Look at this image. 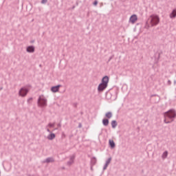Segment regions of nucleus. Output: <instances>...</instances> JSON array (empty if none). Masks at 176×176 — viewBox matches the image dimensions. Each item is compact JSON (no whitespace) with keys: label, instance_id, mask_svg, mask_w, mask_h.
Returning <instances> with one entry per match:
<instances>
[{"label":"nucleus","instance_id":"423d86ee","mask_svg":"<svg viewBox=\"0 0 176 176\" xmlns=\"http://www.w3.org/2000/svg\"><path fill=\"white\" fill-rule=\"evenodd\" d=\"M137 20H138V18L137 17V15L133 14L130 17L129 23H131L132 24H134V23H135V21H137Z\"/></svg>","mask_w":176,"mask_h":176},{"label":"nucleus","instance_id":"9b49d317","mask_svg":"<svg viewBox=\"0 0 176 176\" xmlns=\"http://www.w3.org/2000/svg\"><path fill=\"white\" fill-rule=\"evenodd\" d=\"M102 123L104 126H108V124H109V120H108L107 119H104L102 120Z\"/></svg>","mask_w":176,"mask_h":176},{"label":"nucleus","instance_id":"2eb2a0df","mask_svg":"<svg viewBox=\"0 0 176 176\" xmlns=\"http://www.w3.org/2000/svg\"><path fill=\"white\" fill-rule=\"evenodd\" d=\"M168 155V152L165 151L163 154H162V159H166V157H167Z\"/></svg>","mask_w":176,"mask_h":176},{"label":"nucleus","instance_id":"dca6fc26","mask_svg":"<svg viewBox=\"0 0 176 176\" xmlns=\"http://www.w3.org/2000/svg\"><path fill=\"white\" fill-rule=\"evenodd\" d=\"M111 158H109V159L107 160V161L106 162L107 166H108V165L109 164V163H111Z\"/></svg>","mask_w":176,"mask_h":176},{"label":"nucleus","instance_id":"6e6552de","mask_svg":"<svg viewBox=\"0 0 176 176\" xmlns=\"http://www.w3.org/2000/svg\"><path fill=\"white\" fill-rule=\"evenodd\" d=\"M34 50L35 49L32 46H30L27 48V52H28V53H34Z\"/></svg>","mask_w":176,"mask_h":176},{"label":"nucleus","instance_id":"4468645a","mask_svg":"<svg viewBox=\"0 0 176 176\" xmlns=\"http://www.w3.org/2000/svg\"><path fill=\"white\" fill-rule=\"evenodd\" d=\"M106 118H108V119H111V118H112V113H111V112L107 113Z\"/></svg>","mask_w":176,"mask_h":176},{"label":"nucleus","instance_id":"412c9836","mask_svg":"<svg viewBox=\"0 0 176 176\" xmlns=\"http://www.w3.org/2000/svg\"><path fill=\"white\" fill-rule=\"evenodd\" d=\"M98 3V2L94 1V5L96 6H97Z\"/></svg>","mask_w":176,"mask_h":176},{"label":"nucleus","instance_id":"0eeeda50","mask_svg":"<svg viewBox=\"0 0 176 176\" xmlns=\"http://www.w3.org/2000/svg\"><path fill=\"white\" fill-rule=\"evenodd\" d=\"M59 89H60V85H57L55 87H52L51 90L53 93H57V91H58Z\"/></svg>","mask_w":176,"mask_h":176},{"label":"nucleus","instance_id":"f257e3e1","mask_svg":"<svg viewBox=\"0 0 176 176\" xmlns=\"http://www.w3.org/2000/svg\"><path fill=\"white\" fill-rule=\"evenodd\" d=\"M109 82V78L108 76H104L102 79V82L98 87V91L99 93L102 92V91L105 90L107 87H108V83Z\"/></svg>","mask_w":176,"mask_h":176},{"label":"nucleus","instance_id":"ddd939ff","mask_svg":"<svg viewBox=\"0 0 176 176\" xmlns=\"http://www.w3.org/2000/svg\"><path fill=\"white\" fill-rule=\"evenodd\" d=\"M111 126H112L113 129H115V127H116V126H118V124L116 123V121L113 120L111 122Z\"/></svg>","mask_w":176,"mask_h":176},{"label":"nucleus","instance_id":"6ab92c4d","mask_svg":"<svg viewBox=\"0 0 176 176\" xmlns=\"http://www.w3.org/2000/svg\"><path fill=\"white\" fill-rule=\"evenodd\" d=\"M50 127H53V126H54V124H49L48 125Z\"/></svg>","mask_w":176,"mask_h":176},{"label":"nucleus","instance_id":"7ed1b4c3","mask_svg":"<svg viewBox=\"0 0 176 176\" xmlns=\"http://www.w3.org/2000/svg\"><path fill=\"white\" fill-rule=\"evenodd\" d=\"M151 24L152 26L159 24L160 19L157 15H151L150 16Z\"/></svg>","mask_w":176,"mask_h":176},{"label":"nucleus","instance_id":"a211bd4d","mask_svg":"<svg viewBox=\"0 0 176 176\" xmlns=\"http://www.w3.org/2000/svg\"><path fill=\"white\" fill-rule=\"evenodd\" d=\"M47 2V0H43L41 1L42 3H46Z\"/></svg>","mask_w":176,"mask_h":176},{"label":"nucleus","instance_id":"f8f14e48","mask_svg":"<svg viewBox=\"0 0 176 176\" xmlns=\"http://www.w3.org/2000/svg\"><path fill=\"white\" fill-rule=\"evenodd\" d=\"M109 145L111 146V148H114L115 147V142H113V140H109Z\"/></svg>","mask_w":176,"mask_h":176},{"label":"nucleus","instance_id":"9d476101","mask_svg":"<svg viewBox=\"0 0 176 176\" xmlns=\"http://www.w3.org/2000/svg\"><path fill=\"white\" fill-rule=\"evenodd\" d=\"M170 19H174V17H176V10H173L172 13L170 14Z\"/></svg>","mask_w":176,"mask_h":176},{"label":"nucleus","instance_id":"aec40b11","mask_svg":"<svg viewBox=\"0 0 176 176\" xmlns=\"http://www.w3.org/2000/svg\"><path fill=\"white\" fill-rule=\"evenodd\" d=\"M107 167H108V165L107 164L104 165V170H107Z\"/></svg>","mask_w":176,"mask_h":176},{"label":"nucleus","instance_id":"1a4fd4ad","mask_svg":"<svg viewBox=\"0 0 176 176\" xmlns=\"http://www.w3.org/2000/svg\"><path fill=\"white\" fill-rule=\"evenodd\" d=\"M56 138V135L54 133H51L47 136V140H54Z\"/></svg>","mask_w":176,"mask_h":176},{"label":"nucleus","instance_id":"f03ea898","mask_svg":"<svg viewBox=\"0 0 176 176\" xmlns=\"http://www.w3.org/2000/svg\"><path fill=\"white\" fill-rule=\"evenodd\" d=\"M175 111L170 110L169 111L165 113L164 114V122L165 123H171L173 122V119L175 118Z\"/></svg>","mask_w":176,"mask_h":176},{"label":"nucleus","instance_id":"4be33fe9","mask_svg":"<svg viewBox=\"0 0 176 176\" xmlns=\"http://www.w3.org/2000/svg\"><path fill=\"white\" fill-rule=\"evenodd\" d=\"M47 131L50 132V129H47Z\"/></svg>","mask_w":176,"mask_h":176},{"label":"nucleus","instance_id":"20e7f679","mask_svg":"<svg viewBox=\"0 0 176 176\" xmlns=\"http://www.w3.org/2000/svg\"><path fill=\"white\" fill-rule=\"evenodd\" d=\"M38 103L41 107H45V105L47 104V100L45 98V96H41L38 98Z\"/></svg>","mask_w":176,"mask_h":176},{"label":"nucleus","instance_id":"f3484780","mask_svg":"<svg viewBox=\"0 0 176 176\" xmlns=\"http://www.w3.org/2000/svg\"><path fill=\"white\" fill-rule=\"evenodd\" d=\"M47 162H53V159H52V158H48V159H47Z\"/></svg>","mask_w":176,"mask_h":176},{"label":"nucleus","instance_id":"39448f33","mask_svg":"<svg viewBox=\"0 0 176 176\" xmlns=\"http://www.w3.org/2000/svg\"><path fill=\"white\" fill-rule=\"evenodd\" d=\"M27 93H28V89L25 87H23L19 91V96L21 97H25L27 96Z\"/></svg>","mask_w":176,"mask_h":176}]
</instances>
